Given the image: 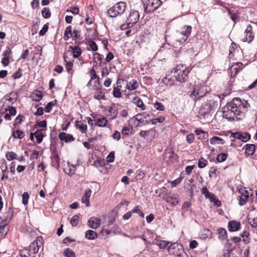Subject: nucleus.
Here are the masks:
<instances>
[{
  "label": "nucleus",
  "instance_id": "1",
  "mask_svg": "<svg viewBox=\"0 0 257 257\" xmlns=\"http://www.w3.org/2000/svg\"><path fill=\"white\" fill-rule=\"evenodd\" d=\"M249 107V104L245 100L239 97L234 98L222 108L223 116L228 120H240Z\"/></svg>",
  "mask_w": 257,
  "mask_h": 257
},
{
  "label": "nucleus",
  "instance_id": "2",
  "mask_svg": "<svg viewBox=\"0 0 257 257\" xmlns=\"http://www.w3.org/2000/svg\"><path fill=\"white\" fill-rule=\"evenodd\" d=\"M190 71V69H189L186 65L178 64L174 68V76L177 81L180 83L185 82L188 80Z\"/></svg>",
  "mask_w": 257,
  "mask_h": 257
},
{
  "label": "nucleus",
  "instance_id": "3",
  "mask_svg": "<svg viewBox=\"0 0 257 257\" xmlns=\"http://www.w3.org/2000/svg\"><path fill=\"white\" fill-rule=\"evenodd\" d=\"M126 8L125 2H119L115 4L113 7L110 8L107 11V14L111 18H115L119 15H122Z\"/></svg>",
  "mask_w": 257,
  "mask_h": 257
},
{
  "label": "nucleus",
  "instance_id": "4",
  "mask_svg": "<svg viewBox=\"0 0 257 257\" xmlns=\"http://www.w3.org/2000/svg\"><path fill=\"white\" fill-rule=\"evenodd\" d=\"M167 250L170 254H173L176 256L183 257L185 252L183 246L178 242H172L169 245Z\"/></svg>",
  "mask_w": 257,
  "mask_h": 257
},
{
  "label": "nucleus",
  "instance_id": "5",
  "mask_svg": "<svg viewBox=\"0 0 257 257\" xmlns=\"http://www.w3.org/2000/svg\"><path fill=\"white\" fill-rule=\"evenodd\" d=\"M162 4L161 0H147L146 6L144 7V12L147 14L154 12Z\"/></svg>",
  "mask_w": 257,
  "mask_h": 257
},
{
  "label": "nucleus",
  "instance_id": "6",
  "mask_svg": "<svg viewBox=\"0 0 257 257\" xmlns=\"http://www.w3.org/2000/svg\"><path fill=\"white\" fill-rule=\"evenodd\" d=\"M207 92V88L205 86L197 84L195 85L193 90L190 93V96H194L197 98H200L205 96Z\"/></svg>",
  "mask_w": 257,
  "mask_h": 257
},
{
  "label": "nucleus",
  "instance_id": "7",
  "mask_svg": "<svg viewBox=\"0 0 257 257\" xmlns=\"http://www.w3.org/2000/svg\"><path fill=\"white\" fill-rule=\"evenodd\" d=\"M162 198L172 206L177 205L179 202L178 196L176 194H171V193L166 192L162 195Z\"/></svg>",
  "mask_w": 257,
  "mask_h": 257
},
{
  "label": "nucleus",
  "instance_id": "8",
  "mask_svg": "<svg viewBox=\"0 0 257 257\" xmlns=\"http://www.w3.org/2000/svg\"><path fill=\"white\" fill-rule=\"evenodd\" d=\"M231 141L234 142L235 139L240 140L243 142H246L250 138V134L248 133L235 132L232 133L230 135Z\"/></svg>",
  "mask_w": 257,
  "mask_h": 257
},
{
  "label": "nucleus",
  "instance_id": "9",
  "mask_svg": "<svg viewBox=\"0 0 257 257\" xmlns=\"http://www.w3.org/2000/svg\"><path fill=\"white\" fill-rule=\"evenodd\" d=\"M163 159L168 164L175 163L178 159V156L173 150L165 151L163 153Z\"/></svg>",
  "mask_w": 257,
  "mask_h": 257
},
{
  "label": "nucleus",
  "instance_id": "10",
  "mask_svg": "<svg viewBox=\"0 0 257 257\" xmlns=\"http://www.w3.org/2000/svg\"><path fill=\"white\" fill-rule=\"evenodd\" d=\"M191 26L187 25L183 26L181 29V32H180V35L183 36V37L179 39H177V41L181 43H184L188 39L189 36L191 33Z\"/></svg>",
  "mask_w": 257,
  "mask_h": 257
},
{
  "label": "nucleus",
  "instance_id": "11",
  "mask_svg": "<svg viewBox=\"0 0 257 257\" xmlns=\"http://www.w3.org/2000/svg\"><path fill=\"white\" fill-rule=\"evenodd\" d=\"M140 14L138 11L132 10L131 11L126 21L132 26H134L139 20Z\"/></svg>",
  "mask_w": 257,
  "mask_h": 257
},
{
  "label": "nucleus",
  "instance_id": "12",
  "mask_svg": "<svg viewBox=\"0 0 257 257\" xmlns=\"http://www.w3.org/2000/svg\"><path fill=\"white\" fill-rule=\"evenodd\" d=\"M9 230L7 219L0 218V233L2 237L6 236Z\"/></svg>",
  "mask_w": 257,
  "mask_h": 257
},
{
  "label": "nucleus",
  "instance_id": "13",
  "mask_svg": "<svg viewBox=\"0 0 257 257\" xmlns=\"http://www.w3.org/2000/svg\"><path fill=\"white\" fill-rule=\"evenodd\" d=\"M244 33L245 34V36L242 39L243 41L247 42L248 43L251 42L254 38V35L252 32V27L250 25L247 26Z\"/></svg>",
  "mask_w": 257,
  "mask_h": 257
},
{
  "label": "nucleus",
  "instance_id": "14",
  "mask_svg": "<svg viewBox=\"0 0 257 257\" xmlns=\"http://www.w3.org/2000/svg\"><path fill=\"white\" fill-rule=\"evenodd\" d=\"M227 227L229 231H236L239 229L240 223L239 222L231 220L228 222Z\"/></svg>",
  "mask_w": 257,
  "mask_h": 257
},
{
  "label": "nucleus",
  "instance_id": "15",
  "mask_svg": "<svg viewBox=\"0 0 257 257\" xmlns=\"http://www.w3.org/2000/svg\"><path fill=\"white\" fill-rule=\"evenodd\" d=\"M124 82V80L122 79H118L117 80V86L113 87V95L114 97L116 98H120L121 97V93L120 91V89L119 87H121V86L119 85L121 83V82Z\"/></svg>",
  "mask_w": 257,
  "mask_h": 257
},
{
  "label": "nucleus",
  "instance_id": "16",
  "mask_svg": "<svg viewBox=\"0 0 257 257\" xmlns=\"http://www.w3.org/2000/svg\"><path fill=\"white\" fill-rule=\"evenodd\" d=\"M59 137L61 141H64L66 143L73 142L75 140L72 135L66 134L64 132L60 133Z\"/></svg>",
  "mask_w": 257,
  "mask_h": 257
},
{
  "label": "nucleus",
  "instance_id": "17",
  "mask_svg": "<svg viewBox=\"0 0 257 257\" xmlns=\"http://www.w3.org/2000/svg\"><path fill=\"white\" fill-rule=\"evenodd\" d=\"M71 50L73 53V57L75 58H78L82 53V51L79 47V43L76 46L74 47L70 46L69 47V50Z\"/></svg>",
  "mask_w": 257,
  "mask_h": 257
},
{
  "label": "nucleus",
  "instance_id": "18",
  "mask_svg": "<svg viewBox=\"0 0 257 257\" xmlns=\"http://www.w3.org/2000/svg\"><path fill=\"white\" fill-rule=\"evenodd\" d=\"M91 194V191L90 189H87L85 191L81 201L83 203H84L87 207L90 206L89 198Z\"/></svg>",
  "mask_w": 257,
  "mask_h": 257
},
{
  "label": "nucleus",
  "instance_id": "19",
  "mask_svg": "<svg viewBox=\"0 0 257 257\" xmlns=\"http://www.w3.org/2000/svg\"><path fill=\"white\" fill-rule=\"evenodd\" d=\"M88 223L90 228L96 229L99 226L101 220L96 217H91L88 220Z\"/></svg>",
  "mask_w": 257,
  "mask_h": 257
},
{
  "label": "nucleus",
  "instance_id": "20",
  "mask_svg": "<svg viewBox=\"0 0 257 257\" xmlns=\"http://www.w3.org/2000/svg\"><path fill=\"white\" fill-rule=\"evenodd\" d=\"M132 102L138 107L140 108L141 110H144L146 109V106L144 105L142 100L138 96H135L133 98Z\"/></svg>",
  "mask_w": 257,
  "mask_h": 257
},
{
  "label": "nucleus",
  "instance_id": "21",
  "mask_svg": "<svg viewBox=\"0 0 257 257\" xmlns=\"http://www.w3.org/2000/svg\"><path fill=\"white\" fill-rule=\"evenodd\" d=\"M243 148H245V153L247 156L252 155L255 152V146L253 144H246Z\"/></svg>",
  "mask_w": 257,
  "mask_h": 257
},
{
  "label": "nucleus",
  "instance_id": "22",
  "mask_svg": "<svg viewBox=\"0 0 257 257\" xmlns=\"http://www.w3.org/2000/svg\"><path fill=\"white\" fill-rule=\"evenodd\" d=\"M76 126L80 130L82 134L85 133L87 129V126L84 120L83 121L79 120L76 121Z\"/></svg>",
  "mask_w": 257,
  "mask_h": 257
},
{
  "label": "nucleus",
  "instance_id": "23",
  "mask_svg": "<svg viewBox=\"0 0 257 257\" xmlns=\"http://www.w3.org/2000/svg\"><path fill=\"white\" fill-rule=\"evenodd\" d=\"M126 83V87L130 90H135L138 87V83L136 80L133 79L129 83L124 81Z\"/></svg>",
  "mask_w": 257,
  "mask_h": 257
},
{
  "label": "nucleus",
  "instance_id": "24",
  "mask_svg": "<svg viewBox=\"0 0 257 257\" xmlns=\"http://www.w3.org/2000/svg\"><path fill=\"white\" fill-rule=\"evenodd\" d=\"M249 198V194L248 192H247V193H243L242 192V194L240 195L239 199V202L238 204L240 206H243L245 205L248 200V199Z\"/></svg>",
  "mask_w": 257,
  "mask_h": 257
},
{
  "label": "nucleus",
  "instance_id": "25",
  "mask_svg": "<svg viewBox=\"0 0 257 257\" xmlns=\"http://www.w3.org/2000/svg\"><path fill=\"white\" fill-rule=\"evenodd\" d=\"M52 160V166L55 168L56 169H58L59 167V156L56 153H54L51 157Z\"/></svg>",
  "mask_w": 257,
  "mask_h": 257
},
{
  "label": "nucleus",
  "instance_id": "26",
  "mask_svg": "<svg viewBox=\"0 0 257 257\" xmlns=\"http://www.w3.org/2000/svg\"><path fill=\"white\" fill-rule=\"evenodd\" d=\"M171 243H172L171 241L161 240H159L158 242L156 243V244L159 246L161 249L166 248L167 249V248H168V246H169V245L171 244Z\"/></svg>",
  "mask_w": 257,
  "mask_h": 257
},
{
  "label": "nucleus",
  "instance_id": "27",
  "mask_svg": "<svg viewBox=\"0 0 257 257\" xmlns=\"http://www.w3.org/2000/svg\"><path fill=\"white\" fill-rule=\"evenodd\" d=\"M96 93L94 95V98L98 100H104L105 99L104 92L102 91L101 88L95 90Z\"/></svg>",
  "mask_w": 257,
  "mask_h": 257
},
{
  "label": "nucleus",
  "instance_id": "28",
  "mask_svg": "<svg viewBox=\"0 0 257 257\" xmlns=\"http://www.w3.org/2000/svg\"><path fill=\"white\" fill-rule=\"evenodd\" d=\"M16 101V98H14L10 95H6L3 98V101L6 104L8 107L12 105Z\"/></svg>",
  "mask_w": 257,
  "mask_h": 257
},
{
  "label": "nucleus",
  "instance_id": "29",
  "mask_svg": "<svg viewBox=\"0 0 257 257\" xmlns=\"http://www.w3.org/2000/svg\"><path fill=\"white\" fill-rule=\"evenodd\" d=\"M44 131V130H37L35 133L34 135L35 136L37 139V142L38 144H40L42 141L44 137L43 135L42 132Z\"/></svg>",
  "mask_w": 257,
  "mask_h": 257
},
{
  "label": "nucleus",
  "instance_id": "30",
  "mask_svg": "<svg viewBox=\"0 0 257 257\" xmlns=\"http://www.w3.org/2000/svg\"><path fill=\"white\" fill-rule=\"evenodd\" d=\"M196 135L198 136V139H204L208 136V133L201 129H196L195 131Z\"/></svg>",
  "mask_w": 257,
  "mask_h": 257
},
{
  "label": "nucleus",
  "instance_id": "31",
  "mask_svg": "<svg viewBox=\"0 0 257 257\" xmlns=\"http://www.w3.org/2000/svg\"><path fill=\"white\" fill-rule=\"evenodd\" d=\"M20 255L21 257H35V256L28 249H23L20 251Z\"/></svg>",
  "mask_w": 257,
  "mask_h": 257
},
{
  "label": "nucleus",
  "instance_id": "32",
  "mask_svg": "<svg viewBox=\"0 0 257 257\" xmlns=\"http://www.w3.org/2000/svg\"><path fill=\"white\" fill-rule=\"evenodd\" d=\"M97 237L96 232L92 230H88L85 232V237L89 240L94 239Z\"/></svg>",
  "mask_w": 257,
  "mask_h": 257
},
{
  "label": "nucleus",
  "instance_id": "33",
  "mask_svg": "<svg viewBox=\"0 0 257 257\" xmlns=\"http://www.w3.org/2000/svg\"><path fill=\"white\" fill-rule=\"evenodd\" d=\"M218 238L220 240H223L227 237V233L226 230L223 228H220L218 230Z\"/></svg>",
  "mask_w": 257,
  "mask_h": 257
},
{
  "label": "nucleus",
  "instance_id": "34",
  "mask_svg": "<svg viewBox=\"0 0 257 257\" xmlns=\"http://www.w3.org/2000/svg\"><path fill=\"white\" fill-rule=\"evenodd\" d=\"M210 143L212 145H215L216 144L223 145L224 144V141L220 137H213L210 140Z\"/></svg>",
  "mask_w": 257,
  "mask_h": 257
},
{
  "label": "nucleus",
  "instance_id": "35",
  "mask_svg": "<svg viewBox=\"0 0 257 257\" xmlns=\"http://www.w3.org/2000/svg\"><path fill=\"white\" fill-rule=\"evenodd\" d=\"M96 121L97 125L100 127H104L107 126V120L104 116L97 118Z\"/></svg>",
  "mask_w": 257,
  "mask_h": 257
},
{
  "label": "nucleus",
  "instance_id": "36",
  "mask_svg": "<svg viewBox=\"0 0 257 257\" xmlns=\"http://www.w3.org/2000/svg\"><path fill=\"white\" fill-rule=\"evenodd\" d=\"M190 206H191V202L188 201H186L184 202V203L182 204V215L184 216L186 213L190 210Z\"/></svg>",
  "mask_w": 257,
  "mask_h": 257
},
{
  "label": "nucleus",
  "instance_id": "37",
  "mask_svg": "<svg viewBox=\"0 0 257 257\" xmlns=\"http://www.w3.org/2000/svg\"><path fill=\"white\" fill-rule=\"evenodd\" d=\"M72 36V27L69 26L67 27L64 31V39L67 40Z\"/></svg>",
  "mask_w": 257,
  "mask_h": 257
},
{
  "label": "nucleus",
  "instance_id": "38",
  "mask_svg": "<svg viewBox=\"0 0 257 257\" xmlns=\"http://www.w3.org/2000/svg\"><path fill=\"white\" fill-rule=\"evenodd\" d=\"M65 257H76L75 253L70 248H65L63 252Z\"/></svg>",
  "mask_w": 257,
  "mask_h": 257
},
{
  "label": "nucleus",
  "instance_id": "39",
  "mask_svg": "<svg viewBox=\"0 0 257 257\" xmlns=\"http://www.w3.org/2000/svg\"><path fill=\"white\" fill-rule=\"evenodd\" d=\"M3 110H5V112H7L9 111V113L11 116H15L17 113V110L15 107L11 106L5 107V108H2Z\"/></svg>",
  "mask_w": 257,
  "mask_h": 257
},
{
  "label": "nucleus",
  "instance_id": "40",
  "mask_svg": "<svg viewBox=\"0 0 257 257\" xmlns=\"http://www.w3.org/2000/svg\"><path fill=\"white\" fill-rule=\"evenodd\" d=\"M12 136L14 138L22 139L24 137L25 134L23 131L17 130L13 132Z\"/></svg>",
  "mask_w": 257,
  "mask_h": 257
},
{
  "label": "nucleus",
  "instance_id": "41",
  "mask_svg": "<svg viewBox=\"0 0 257 257\" xmlns=\"http://www.w3.org/2000/svg\"><path fill=\"white\" fill-rule=\"evenodd\" d=\"M211 109H212V107H211L210 104L209 103L207 102L203 105L201 110L203 111L202 112L204 114H207V113H210Z\"/></svg>",
  "mask_w": 257,
  "mask_h": 257
},
{
  "label": "nucleus",
  "instance_id": "42",
  "mask_svg": "<svg viewBox=\"0 0 257 257\" xmlns=\"http://www.w3.org/2000/svg\"><path fill=\"white\" fill-rule=\"evenodd\" d=\"M6 157L8 161H12L14 159H18L17 155L14 152H8L6 154Z\"/></svg>",
  "mask_w": 257,
  "mask_h": 257
},
{
  "label": "nucleus",
  "instance_id": "43",
  "mask_svg": "<svg viewBox=\"0 0 257 257\" xmlns=\"http://www.w3.org/2000/svg\"><path fill=\"white\" fill-rule=\"evenodd\" d=\"M201 192L205 195L206 198H209L210 199H211L214 197V194L209 192L206 187H203L201 189Z\"/></svg>",
  "mask_w": 257,
  "mask_h": 257
},
{
  "label": "nucleus",
  "instance_id": "44",
  "mask_svg": "<svg viewBox=\"0 0 257 257\" xmlns=\"http://www.w3.org/2000/svg\"><path fill=\"white\" fill-rule=\"evenodd\" d=\"M109 111L111 113V117L110 118V119H115L118 113V110L115 107H110L109 110Z\"/></svg>",
  "mask_w": 257,
  "mask_h": 257
},
{
  "label": "nucleus",
  "instance_id": "45",
  "mask_svg": "<svg viewBox=\"0 0 257 257\" xmlns=\"http://www.w3.org/2000/svg\"><path fill=\"white\" fill-rule=\"evenodd\" d=\"M42 15L45 19H48L51 17V13L48 8H44L42 10Z\"/></svg>",
  "mask_w": 257,
  "mask_h": 257
},
{
  "label": "nucleus",
  "instance_id": "46",
  "mask_svg": "<svg viewBox=\"0 0 257 257\" xmlns=\"http://www.w3.org/2000/svg\"><path fill=\"white\" fill-rule=\"evenodd\" d=\"M227 157V154L226 153H220L217 155L216 157V161L219 163H221L226 160Z\"/></svg>",
  "mask_w": 257,
  "mask_h": 257
},
{
  "label": "nucleus",
  "instance_id": "47",
  "mask_svg": "<svg viewBox=\"0 0 257 257\" xmlns=\"http://www.w3.org/2000/svg\"><path fill=\"white\" fill-rule=\"evenodd\" d=\"M35 243L37 244L36 242H32L30 245V248L29 250H31V252L34 255L35 254L38 253L39 251V248H37L36 245H35Z\"/></svg>",
  "mask_w": 257,
  "mask_h": 257
},
{
  "label": "nucleus",
  "instance_id": "48",
  "mask_svg": "<svg viewBox=\"0 0 257 257\" xmlns=\"http://www.w3.org/2000/svg\"><path fill=\"white\" fill-rule=\"evenodd\" d=\"M207 164V161L203 158H200L198 161V167L199 168H204Z\"/></svg>",
  "mask_w": 257,
  "mask_h": 257
},
{
  "label": "nucleus",
  "instance_id": "49",
  "mask_svg": "<svg viewBox=\"0 0 257 257\" xmlns=\"http://www.w3.org/2000/svg\"><path fill=\"white\" fill-rule=\"evenodd\" d=\"M79 218V217L77 215H75L71 218L70 220V223L72 226H76L78 224Z\"/></svg>",
  "mask_w": 257,
  "mask_h": 257
},
{
  "label": "nucleus",
  "instance_id": "50",
  "mask_svg": "<svg viewBox=\"0 0 257 257\" xmlns=\"http://www.w3.org/2000/svg\"><path fill=\"white\" fill-rule=\"evenodd\" d=\"M132 127L124 126L122 128L121 133L123 135L127 136L132 132Z\"/></svg>",
  "mask_w": 257,
  "mask_h": 257
},
{
  "label": "nucleus",
  "instance_id": "51",
  "mask_svg": "<svg viewBox=\"0 0 257 257\" xmlns=\"http://www.w3.org/2000/svg\"><path fill=\"white\" fill-rule=\"evenodd\" d=\"M43 97V95L41 91L37 90L35 96H34L33 100L36 101H39Z\"/></svg>",
  "mask_w": 257,
  "mask_h": 257
},
{
  "label": "nucleus",
  "instance_id": "52",
  "mask_svg": "<svg viewBox=\"0 0 257 257\" xmlns=\"http://www.w3.org/2000/svg\"><path fill=\"white\" fill-rule=\"evenodd\" d=\"M47 126V121L46 120L37 121V123L34 125V129L37 128V126L42 127H46Z\"/></svg>",
  "mask_w": 257,
  "mask_h": 257
},
{
  "label": "nucleus",
  "instance_id": "53",
  "mask_svg": "<svg viewBox=\"0 0 257 257\" xmlns=\"http://www.w3.org/2000/svg\"><path fill=\"white\" fill-rule=\"evenodd\" d=\"M154 107L158 110L163 111L165 109L164 105L159 102H156L154 104Z\"/></svg>",
  "mask_w": 257,
  "mask_h": 257
},
{
  "label": "nucleus",
  "instance_id": "54",
  "mask_svg": "<svg viewBox=\"0 0 257 257\" xmlns=\"http://www.w3.org/2000/svg\"><path fill=\"white\" fill-rule=\"evenodd\" d=\"M22 202L24 205H26L28 203V200L29 199V194L28 192H25L22 195Z\"/></svg>",
  "mask_w": 257,
  "mask_h": 257
},
{
  "label": "nucleus",
  "instance_id": "55",
  "mask_svg": "<svg viewBox=\"0 0 257 257\" xmlns=\"http://www.w3.org/2000/svg\"><path fill=\"white\" fill-rule=\"evenodd\" d=\"M56 102V100L55 101ZM55 102H49L47 103L46 106L45 107L44 110L46 112H50L52 109V107L55 105Z\"/></svg>",
  "mask_w": 257,
  "mask_h": 257
},
{
  "label": "nucleus",
  "instance_id": "56",
  "mask_svg": "<svg viewBox=\"0 0 257 257\" xmlns=\"http://www.w3.org/2000/svg\"><path fill=\"white\" fill-rule=\"evenodd\" d=\"M22 69L21 68H19L18 70L15 73H14V74H13V77L15 79H18L21 77L22 76Z\"/></svg>",
  "mask_w": 257,
  "mask_h": 257
},
{
  "label": "nucleus",
  "instance_id": "57",
  "mask_svg": "<svg viewBox=\"0 0 257 257\" xmlns=\"http://www.w3.org/2000/svg\"><path fill=\"white\" fill-rule=\"evenodd\" d=\"M103 56L98 53L95 52L93 54V60H96L100 62L102 60Z\"/></svg>",
  "mask_w": 257,
  "mask_h": 257
},
{
  "label": "nucleus",
  "instance_id": "58",
  "mask_svg": "<svg viewBox=\"0 0 257 257\" xmlns=\"http://www.w3.org/2000/svg\"><path fill=\"white\" fill-rule=\"evenodd\" d=\"M133 213H138L141 217H144V213L142 210H141L138 206H135V207L132 210Z\"/></svg>",
  "mask_w": 257,
  "mask_h": 257
},
{
  "label": "nucleus",
  "instance_id": "59",
  "mask_svg": "<svg viewBox=\"0 0 257 257\" xmlns=\"http://www.w3.org/2000/svg\"><path fill=\"white\" fill-rule=\"evenodd\" d=\"M80 36V32L77 30H74L73 31V33H72V39L74 40H76L79 39Z\"/></svg>",
  "mask_w": 257,
  "mask_h": 257
},
{
  "label": "nucleus",
  "instance_id": "60",
  "mask_svg": "<svg viewBox=\"0 0 257 257\" xmlns=\"http://www.w3.org/2000/svg\"><path fill=\"white\" fill-rule=\"evenodd\" d=\"M75 172V168L74 166L72 165L71 167H69L68 169H65V172L67 173L69 176H72L74 174Z\"/></svg>",
  "mask_w": 257,
  "mask_h": 257
},
{
  "label": "nucleus",
  "instance_id": "61",
  "mask_svg": "<svg viewBox=\"0 0 257 257\" xmlns=\"http://www.w3.org/2000/svg\"><path fill=\"white\" fill-rule=\"evenodd\" d=\"M48 28V23L45 24L42 29L39 32V35L42 36L45 35L47 32Z\"/></svg>",
  "mask_w": 257,
  "mask_h": 257
},
{
  "label": "nucleus",
  "instance_id": "62",
  "mask_svg": "<svg viewBox=\"0 0 257 257\" xmlns=\"http://www.w3.org/2000/svg\"><path fill=\"white\" fill-rule=\"evenodd\" d=\"M249 223L254 229V230L257 231V217L251 219L249 221Z\"/></svg>",
  "mask_w": 257,
  "mask_h": 257
},
{
  "label": "nucleus",
  "instance_id": "63",
  "mask_svg": "<svg viewBox=\"0 0 257 257\" xmlns=\"http://www.w3.org/2000/svg\"><path fill=\"white\" fill-rule=\"evenodd\" d=\"M12 51L10 47H7L6 50L3 52V55L4 57L11 58Z\"/></svg>",
  "mask_w": 257,
  "mask_h": 257
},
{
  "label": "nucleus",
  "instance_id": "64",
  "mask_svg": "<svg viewBox=\"0 0 257 257\" xmlns=\"http://www.w3.org/2000/svg\"><path fill=\"white\" fill-rule=\"evenodd\" d=\"M233 250V248L229 247L223 250V256L229 257L230 253Z\"/></svg>",
  "mask_w": 257,
  "mask_h": 257
}]
</instances>
